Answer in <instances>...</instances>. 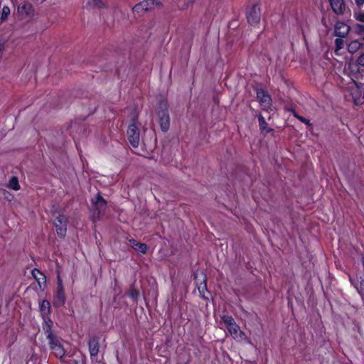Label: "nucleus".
I'll use <instances>...</instances> for the list:
<instances>
[{
	"instance_id": "1",
	"label": "nucleus",
	"mask_w": 364,
	"mask_h": 364,
	"mask_svg": "<svg viewBox=\"0 0 364 364\" xmlns=\"http://www.w3.org/2000/svg\"><path fill=\"white\" fill-rule=\"evenodd\" d=\"M47 338L49 341L50 348L52 353L57 358L62 359L67 352L65 344L68 345V343L60 340L53 333L47 335Z\"/></svg>"
},
{
	"instance_id": "2",
	"label": "nucleus",
	"mask_w": 364,
	"mask_h": 364,
	"mask_svg": "<svg viewBox=\"0 0 364 364\" xmlns=\"http://www.w3.org/2000/svg\"><path fill=\"white\" fill-rule=\"evenodd\" d=\"M107 207V202L100 195H96L91 200V218L93 221H96L100 218L101 215L105 212Z\"/></svg>"
},
{
	"instance_id": "3",
	"label": "nucleus",
	"mask_w": 364,
	"mask_h": 364,
	"mask_svg": "<svg viewBox=\"0 0 364 364\" xmlns=\"http://www.w3.org/2000/svg\"><path fill=\"white\" fill-rule=\"evenodd\" d=\"M223 323L225 325L230 336L234 339L242 340L245 336V333L240 330V326L235 323L234 318L231 316L224 315L221 316Z\"/></svg>"
},
{
	"instance_id": "4",
	"label": "nucleus",
	"mask_w": 364,
	"mask_h": 364,
	"mask_svg": "<svg viewBox=\"0 0 364 364\" xmlns=\"http://www.w3.org/2000/svg\"><path fill=\"white\" fill-rule=\"evenodd\" d=\"M157 116L160 127L164 132H166L170 127V117L168 112V104L161 101L159 104Z\"/></svg>"
},
{
	"instance_id": "5",
	"label": "nucleus",
	"mask_w": 364,
	"mask_h": 364,
	"mask_svg": "<svg viewBox=\"0 0 364 364\" xmlns=\"http://www.w3.org/2000/svg\"><path fill=\"white\" fill-rule=\"evenodd\" d=\"M139 129L134 120L127 129V137L131 145L136 148L139 144Z\"/></svg>"
},
{
	"instance_id": "6",
	"label": "nucleus",
	"mask_w": 364,
	"mask_h": 364,
	"mask_svg": "<svg viewBox=\"0 0 364 364\" xmlns=\"http://www.w3.org/2000/svg\"><path fill=\"white\" fill-rule=\"evenodd\" d=\"M68 218L65 215L60 214L54 220L56 232L60 237H64L67 232Z\"/></svg>"
},
{
	"instance_id": "7",
	"label": "nucleus",
	"mask_w": 364,
	"mask_h": 364,
	"mask_svg": "<svg viewBox=\"0 0 364 364\" xmlns=\"http://www.w3.org/2000/svg\"><path fill=\"white\" fill-rule=\"evenodd\" d=\"M17 11L21 18H31L34 15L33 6L28 2H23L19 4Z\"/></svg>"
},
{
	"instance_id": "8",
	"label": "nucleus",
	"mask_w": 364,
	"mask_h": 364,
	"mask_svg": "<svg viewBox=\"0 0 364 364\" xmlns=\"http://www.w3.org/2000/svg\"><path fill=\"white\" fill-rule=\"evenodd\" d=\"M257 98L263 109H268L272 105L271 97L263 90H257Z\"/></svg>"
},
{
	"instance_id": "9",
	"label": "nucleus",
	"mask_w": 364,
	"mask_h": 364,
	"mask_svg": "<svg viewBox=\"0 0 364 364\" xmlns=\"http://www.w3.org/2000/svg\"><path fill=\"white\" fill-rule=\"evenodd\" d=\"M247 18L248 23L252 26H255L259 23L260 21V9L254 5L247 14Z\"/></svg>"
},
{
	"instance_id": "10",
	"label": "nucleus",
	"mask_w": 364,
	"mask_h": 364,
	"mask_svg": "<svg viewBox=\"0 0 364 364\" xmlns=\"http://www.w3.org/2000/svg\"><path fill=\"white\" fill-rule=\"evenodd\" d=\"M65 295L63 286L60 280L58 281L57 291L53 299V305L56 306H63L65 304Z\"/></svg>"
},
{
	"instance_id": "11",
	"label": "nucleus",
	"mask_w": 364,
	"mask_h": 364,
	"mask_svg": "<svg viewBox=\"0 0 364 364\" xmlns=\"http://www.w3.org/2000/svg\"><path fill=\"white\" fill-rule=\"evenodd\" d=\"M349 31L350 27L344 23L338 22L335 26V35L338 37H345Z\"/></svg>"
},
{
	"instance_id": "12",
	"label": "nucleus",
	"mask_w": 364,
	"mask_h": 364,
	"mask_svg": "<svg viewBox=\"0 0 364 364\" xmlns=\"http://www.w3.org/2000/svg\"><path fill=\"white\" fill-rule=\"evenodd\" d=\"M329 2L333 11L336 14H343L346 9V6L343 0H329Z\"/></svg>"
},
{
	"instance_id": "13",
	"label": "nucleus",
	"mask_w": 364,
	"mask_h": 364,
	"mask_svg": "<svg viewBox=\"0 0 364 364\" xmlns=\"http://www.w3.org/2000/svg\"><path fill=\"white\" fill-rule=\"evenodd\" d=\"M90 357H96L99 352V339L96 337L92 338L88 342Z\"/></svg>"
},
{
	"instance_id": "14",
	"label": "nucleus",
	"mask_w": 364,
	"mask_h": 364,
	"mask_svg": "<svg viewBox=\"0 0 364 364\" xmlns=\"http://www.w3.org/2000/svg\"><path fill=\"white\" fill-rule=\"evenodd\" d=\"M40 311L43 318H47L50 313V304L47 300H43L40 304Z\"/></svg>"
},
{
	"instance_id": "15",
	"label": "nucleus",
	"mask_w": 364,
	"mask_h": 364,
	"mask_svg": "<svg viewBox=\"0 0 364 364\" xmlns=\"http://www.w3.org/2000/svg\"><path fill=\"white\" fill-rule=\"evenodd\" d=\"M130 245L141 253H145L147 251V245L145 243H141L136 240H129Z\"/></svg>"
},
{
	"instance_id": "16",
	"label": "nucleus",
	"mask_w": 364,
	"mask_h": 364,
	"mask_svg": "<svg viewBox=\"0 0 364 364\" xmlns=\"http://www.w3.org/2000/svg\"><path fill=\"white\" fill-rule=\"evenodd\" d=\"M363 45V43L358 40L351 41L348 45V50L350 53H356Z\"/></svg>"
},
{
	"instance_id": "17",
	"label": "nucleus",
	"mask_w": 364,
	"mask_h": 364,
	"mask_svg": "<svg viewBox=\"0 0 364 364\" xmlns=\"http://www.w3.org/2000/svg\"><path fill=\"white\" fill-rule=\"evenodd\" d=\"M8 188L14 190V191H18L20 189V185L18 183V179L16 176H12L8 183Z\"/></svg>"
},
{
	"instance_id": "18",
	"label": "nucleus",
	"mask_w": 364,
	"mask_h": 364,
	"mask_svg": "<svg viewBox=\"0 0 364 364\" xmlns=\"http://www.w3.org/2000/svg\"><path fill=\"white\" fill-rule=\"evenodd\" d=\"M44 321L43 330L45 331L46 336L50 333H53L51 331V327L53 325V321L50 318L49 316H47V318H43Z\"/></svg>"
},
{
	"instance_id": "19",
	"label": "nucleus",
	"mask_w": 364,
	"mask_h": 364,
	"mask_svg": "<svg viewBox=\"0 0 364 364\" xmlns=\"http://www.w3.org/2000/svg\"><path fill=\"white\" fill-rule=\"evenodd\" d=\"M149 1H144L133 7V10L136 12H140L141 11H146L148 9Z\"/></svg>"
},
{
	"instance_id": "20",
	"label": "nucleus",
	"mask_w": 364,
	"mask_h": 364,
	"mask_svg": "<svg viewBox=\"0 0 364 364\" xmlns=\"http://www.w3.org/2000/svg\"><path fill=\"white\" fill-rule=\"evenodd\" d=\"M10 8L7 6H4L3 8H2V11H1V18H0V21L1 22L6 21L9 14H10Z\"/></svg>"
},
{
	"instance_id": "21",
	"label": "nucleus",
	"mask_w": 364,
	"mask_h": 364,
	"mask_svg": "<svg viewBox=\"0 0 364 364\" xmlns=\"http://www.w3.org/2000/svg\"><path fill=\"white\" fill-rule=\"evenodd\" d=\"M358 65H353L350 67L352 70H358V65L364 66V53L361 54L358 60H357Z\"/></svg>"
},
{
	"instance_id": "22",
	"label": "nucleus",
	"mask_w": 364,
	"mask_h": 364,
	"mask_svg": "<svg viewBox=\"0 0 364 364\" xmlns=\"http://www.w3.org/2000/svg\"><path fill=\"white\" fill-rule=\"evenodd\" d=\"M336 50L338 51L344 47V41L342 38L339 37L335 40Z\"/></svg>"
},
{
	"instance_id": "23",
	"label": "nucleus",
	"mask_w": 364,
	"mask_h": 364,
	"mask_svg": "<svg viewBox=\"0 0 364 364\" xmlns=\"http://www.w3.org/2000/svg\"><path fill=\"white\" fill-rule=\"evenodd\" d=\"M259 125L261 130H264L267 126V123L266 122L264 118L262 115L259 114L258 116Z\"/></svg>"
},
{
	"instance_id": "24",
	"label": "nucleus",
	"mask_w": 364,
	"mask_h": 364,
	"mask_svg": "<svg viewBox=\"0 0 364 364\" xmlns=\"http://www.w3.org/2000/svg\"><path fill=\"white\" fill-rule=\"evenodd\" d=\"M6 50V41L0 38V60H1L3 57V54L4 51Z\"/></svg>"
},
{
	"instance_id": "25",
	"label": "nucleus",
	"mask_w": 364,
	"mask_h": 364,
	"mask_svg": "<svg viewBox=\"0 0 364 364\" xmlns=\"http://www.w3.org/2000/svg\"><path fill=\"white\" fill-rule=\"evenodd\" d=\"M139 292L138 290H136V289H132L129 292V296L133 299H136L137 297L139 296Z\"/></svg>"
},
{
	"instance_id": "26",
	"label": "nucleus",
	"mask_w": 364,
	"mask_h": 364,
	"mask_svg": "<svg viewBox=\"0 0 364 364\" xmlns=\"http://www.w3.org/2000/svg\"><path fill=\"white\" fill-rule=\"evenodd\" d=\"M355 18L358 21L364 22V12L360 11L355 14Z\"/></svg>"
},
{
	"instance_id": "27",
	"label": "nucleus",
	"mask_w": 364,
	"mask_h": 364,
	"mask_svg": "<svg viewBox=\"0 0 364 364\" xmlns=\"http://www.w3.org/2000/svg\"><path fill=\"white\" fill-rule=\"evenodd\" d=\"M351 95L353 99L354 103L358 105L360 103V98L355 95L353 91L351 92Z\"/></svg>"
},
{
	"instance_id": "28",
	"label": "nucleus",
	"mask_w": 364,
	"mask_h": 364,
	"mask_svg": "<svg viewBox=\"0 0 364 364\" xmlns=\"http://www.w3.org/2000/svg\"><path fill=\"white\" fill-rule=\"evenodd\" d=\"M297 119H298L299 121H301V122L305 123V124H307V125H311L309 120V119H306V118H304V117H302V116L297 117Z\"/></svg>"
},
{
	"instance_id": "29",
	"label": "nucleus",
	"mask_w": 364,
	"mask_h": 364,
	"mask_svg": "<svg viewBox=\"0 0 364 364\" xmlns=\"http://www.w3.org/2000/svg\"><path fill=\"white\" fill-rule=\"evenodd\" d=\"M355 90H359L360 92H363V97L364 98V85H361L360 86H358L355 82Z\"/></svg>"
},
{
	"instance_id": "30",
	"label": "nucleus",
	"mask_w": 364,
	"mask_h": 364,
	"mask_svg": "<svg viewBox=\"0 0 364 364\" xmlns=\"http://www.w3.org/2000/svg\"><path fill=\"white\" fill-rule=\"evenodd\" d=\"M355 3L358 7H360L364 3V0H355Z\"/></svg>"
},
{
	"instance_id": "31",
	"label": "nucleus",
	"mask_w": 364,
	"mask_h": 364,
	"mask_svg": "<svg viewBox=\"0 0 364 364\" xmlns=\"http://www.w3.org/2000/svg\"><path fill=\"white\" fill-rule=\"evenodd\" d=\"M291 112L293 116L295 117L296 118H297V117H300V115H299L294 109H292Z\"/></svg>"
},
{
	"instance_id": "32",
	"label": "nucleus",
	"mask_w": 364,
	"mask_h": 364,
	"mask_svg": "<svg viewBox=\"0 0 364 364\" xmlns=\"http://www.w3.org/2000/svg\"><path fill=\"white\" fill-rule=\"evenodd\" d=\"M96 5L98 6H101V5H102V3L101 1H97Z\"/></svg>"
},
{
	"instance_id": "33",
	"label": "nucleus",
	"mask_w": 364,
	"mask_h": 364,
	"mask_svg": "<svg viewBox=\"0 0 364 364\" xmlns=\"http://www.w3.org/2000/svg\"><path fill=\"white\" fill-rule=\"evenodd\" d=\"M358 291H359V293H360V294H364V289H362V288H361V289H360V290H358Z\"/></svg>"
},
{
	"instance_id": "34",
	"label": "nucleus",
	"mask_w": 364,
	"mask_h": 364,
	"mask_svg": "<svg viewBox=\"0 0 364 364\" xmlns=\"http://www.w3.org/2000/svg\"><path fill=\"white\" fill-rule=\"evenodd\" d=\"M360 31H364V26H360Z\"/></svg>"
},
{
	"instance_id": "35",
	"label": "nucleus",
	"mask_w": 364,
	"mask_h": 364,
	"mask_svg": "<svg viewBox=\"0 0 364 364\" xmlns=\"http://www.w3.org/2000/svg\"><path fill=\"white\" fill-rule=\"evenodd\" d=\"M80 364H82V363H80Z\"/></svg>"
}]
</instances>
